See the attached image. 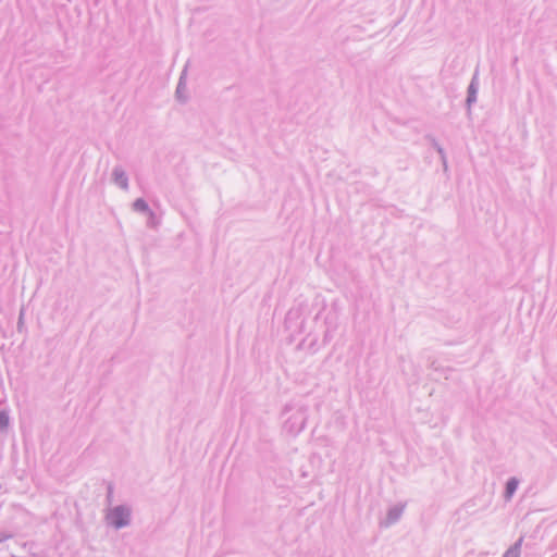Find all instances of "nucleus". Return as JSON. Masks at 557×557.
<instances>
[{"label": "nucleus", "mask_w": 557, "mask_h": 557, "mask_svg": "<svg viewBox=\"0 0 557 557\" xmlns=\"http://www.w3.org/2000/svg\"><path fill=\"white\" fill-rule=\"evenodd\" d=\"M308 409V406L301 401L286 404L282 411V414L286 416L283 423L284 431L293 436L299 434L306 426Z\"/></svg>", "instance_id": "nucleus-1"}, {"label": "nucleus", "mask_w": 557, "mask_h": 557, "mask_svg": "<svg viewBox=\"0 0 557 557\" xmlns=\"http://www.w3.org/2000/svg\"><path fill=\"white\" fill-rule=\"evenodd\" d=\"M107 520L108 523L115 529H122L131 522V510L123 505L116 506L110 510Z\"/></svg>", "instance_id": "nucleus-2"}, {"label": "nucleus", "mask_w": 557, "mask_h": 557, "mask_svg": "<svg viewBox=\"0 0 557 557\" xmlns=\"http://www.w3.org/2000/svg\"><path fill=\"white\" fill-rule=\"evenodd\" d=\"M18 546V541L12 534L0 531V554L9 553L10 557H16Z\"/></svg>", "instance_id": "nucleus-3"}, {"label": "nucleus", "mask_w": 557, "mask_h": 557, "mask_svg": "<svg viewBox=\"0 0 557 557\" xmlns=\"http://www.w3.org/2000/svg\"><path fill=\"white\" fill-rule=\"evenodd\" d=\"M112 182L123 190H128V176L121 165H116L112 170Z\"/></svg>", "instance_id": "nucleus-4"}, {"label": "nucleus", "mask_w": 557, "mask_h": 557, "mask_svg": "<svg viewBox=\"0 0 557 557\" xmlns=\"http://www.w3.org/2000/svg\"><path fill=\"white\" fill-rule=\"evenodd\" d=\"M186 76H187V67H185L182 71L177 86H176V90H175L176 99L182 103H185L188 100V96L186 94Z\"/></svg>", "instance_id": "nucleus-5"}, {"label": "nucleus", "mask_w": 557, "mask_h": 557, "mask_svg": "<svg viewBox=\"0 0 557 557\" xmlns=\"http://www.w3.org/2000/svg\"><path fill=\"white\" fill-rule=\"evenodd\" d=\"M479 89V82H478V73H474L470 85L468 87V95L466 99V103L468 107V110L470 111L471 106L476 102V95Z\"/></svg>", "instance_id": "nucleus-6"}, {"label": "nucleus", "mask_w": 557, "mask_h": 557, "mask_svg": "<svg viewBox=\"0 0 557 557\" xmlns=\"http://www.w3.org/2000/svg\"><path fill=\"white\" fill-rule=\"evenodd\" d=\"M404 509H405L404 505H395V506L391 507L387 511L386 519L383 522V524L385 527H389V525L396 523L400 519V517L404 512Z\"/></svg>", "instance_id": "nucleus-7"}, {"label": "nucleus", "mask_w": 557, "mask_h": 557, "mask_svg": "<svg viewBox=\"0 0 557 557\" xmlns=\"http://www.w3.org/2000/svg\"><path fill=\"white\" fill-rule=\"evenodd\" d=\"M133 210L136 212L147 213L148 215H150V219L156 218L154 212L149 208L147 201L143 198H137L133 202Z\"/></svg>", "instance_id": "nucleus-8"}, {"label": "nucleus", "mask_w": 557, "mask_h": 557, "mask_svg": "<svg viewBox=\"0 0 557 557\" xmlns=\"http://www.w3.org/2000/svg\"><path fill=\"white\" fill-rule=\"evenodd\" d=\"M518 480L516 478H510L507 483H506V488H505V498L506 499H510L511 496L515 494V492L517 491L518 488Z\"/></svg>", "instance_id": "nucleus-9"}, {"label": "nucleus", "mask_w": 557, "mask_h": 557, "mask_svg": "<svg viewBox=\"0 0 557 557\" xmlns=\"http://www.w3.org/2000/svg\"><path fill=\"white\" fill-rule=\"evenodd\" d=\"M522 544V537H520L512 546H510L503 557H519L520 555V548Z\"/></svg>", "instance_id": "nucleus-10"}, {"label": "nucleus", "mask_w": 557, "mask_h": 557, "mask_svg": "<svg viewBox=\"0 0 557 557\" xmlns=\"http://www.w3.org/2000/svg\"><path fill=\"white\" fill-rule=\"evenodd\" d=\"M10 424V412L8 409L0 410V431L4 432Z\"/></svg>", "instance_id": "nucleus-11"}, {"label": "nucleus", "mask_w": 557, "mask_h": 557, "mask_svg": "<svg viewBox=\"0 0 557 557\" xmlns=\"http://www.w3.org/2000/svg\"><path fill=\"white\" fill-rule=\"evenodd\" d=\"M432 145L436 149L437 153L440 154L442 162H445L446 154H445L443 147L435 139H432Z\"/></svg>", "instance_id": "nucleus-12"}, {"label": "nucleus", "mask_w": 557, "mask_h": 557, "mask_svg": "<svg viewBox=\"0 0 557 557\" xmlns=\"http://www.w3.org/2000/svg\"><path fill=\"white\" fill-rule=\"evenodd\" d=\"M23 317H24V312H23V310H21L20 317H18V321H17V326H16L18 332H22V330L24 327V319H23Z\"/></svg>", "instance_id": "nucleus-13"}, {"label": "nucleus", "mask_w": 557, "mask_h": 557, "mask_svg": "<svg viewBox=\"0 0 557 557\" xmlns=\"http://www.w3.org/2000/svg\"><path fill=\"white\" fill-rule=\"evenodd\" d=\"M156 224V218L154 219H148L147 225L153 227Z\"/></svg>", "instance_id": "nucleus-14"}, {"label": "nucleus", "mask_w": 557, "mask_h": 557, "mask_svg": "<svg viewBox=\"0 0 557 557\" xmlns=\"http://www.w3.org/2000/svg\"><path fill=\"white\" fill-rule=\"evenodd\" d=\"M443 163V166H444V170L446 171L447 170V160L445 159V162H442Z\"/></svg>", "instance_id": "nucleus-15"}]
</instances>
